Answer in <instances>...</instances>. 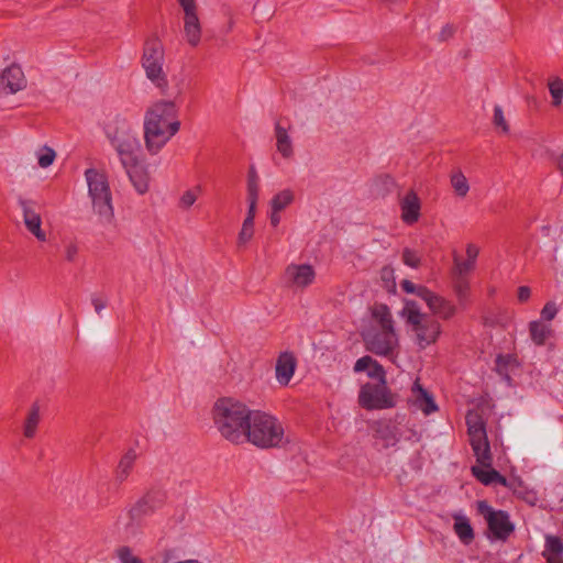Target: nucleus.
Segmentation results:
<instances>
[{
  "instance_id": "nucleus-49",
  "label": "nucleus",
  "mask_w": 563,
  "mask_h": 563,
  "mask_svg": "<svg viewBox=\"0 0 563 563\" xmlns=\"http://www.w3.org/2000/svg\"><path fill=\"white\" fill-rule=\"evenodd\" d=\"M268 218L272 227L276 228L282 220L280 211H275V209L269 207Z\"/></svg>"
},
{
  "instance_id": "nucleus-15",
  "label": "nucleus",
  "mask_w": 563,
  "mask_h": 563,
  "mask_svg": "<svg viewBox=\"0 0 563 563\" xmlns=\"http://www.w3.org/2000/svg\"><path fill=\"white\" fill-rule=\"evenodd\" d=\"M316 273L308 264H290L285 271L286 282L296 288H305L313 283Z\"/></svg>"
},
{
  "instance_id": "nucleus-10",
  "label": "nucleus",
  "mask_w": 563,
  "mask_h": 563,
  "mask_svg": "<svg viewBox=\"0 0 563 563\" xmlns=\"http://www.w3.org/2000/svg\"><path fill=\"white\" fill-rule=\"evenodd\" d=\"M362 407L366 409H383L394 406V399L387 390L385 383L366 384L358 396Z\"/></svg>"
},
{
  "instance_id": "nucleus-6",
  "label": "nucleus",
  "mask_w": 563,
  "mask_h": 563,
  "mask_svg": "<svg viewBox=\"0 0 563 563\" xmlns=\"http://www.w3.org/2000/svg\"><path fill=\"white\" fill-rule=\"evenodd\" d=\"M85 180L93 212L102 223H111L113 219L112 192L107 173L90 167L85 172Z\"/></svg>"
},
{
  "instance_id": "nucleus-4",
  "label": "nucleus",
  "mask_w": 563,
  "mask_h": 563,
  "mask_svg": "<svg viewBox=\"0 0 563 563\" xmlns=\"http://www.w3.org/2000/svg\"><path fill=\"white\" fill-rule=\"evenodd\" d=\"M284 439V427L277 418L264 411L253 410L245 431V442L261 449H271L280 446Z\"/></svg>"
},
{
  "instance_id": "nucleus-1",
  "label": "nucleus",
  "mask_w": 563,
  "mask_h": 563,
  "mask_svg": "<svg viewBox=\"0 0 563 563\" xmlns=\"http://www.w3.org/2000/svg\"><path fill=\"white\" fill-rule=\"evenodd\" d=\"M178 109L173 100H158L144 113V142L151 154L158 153L179 131Z\"/></svg>"
},
{
  "instance_id": "nucleus-42",
  "label": "nucleus",
  "mask_w": 563,
  "mask_h": 563,
  "mask_svg": "<svg viewBox=\"0 0 563 563\" xmlns=\"http://www.w3.org/2000/svg\"><path fill=\"white\" fill-rule=\"evenodd\" d=\"M494 124L497 129H500L501 132L508 133L509 132V125L505 119L503 109L500 106H495L494 108Z\"/></svg>"
},
{
  "instance_id": "nucleus-3",
  "label": "nucleus",
  "mask_w": 563,
  "mask_h": 563,
  "mask_svg": "<svg viewBox=\"0 0 563 563\" xmlns=\"http://www.w3.org/2000/svg\"><path fill=\"white\" fill-rule=\"evenodd\" d=\"M252 413L253 410L245 404L231 397L221 398L213 406V420L218 431L234 443L245 442V431Z\"/></svg>"
},
{
  "instance_id": "nucleus-21",
  "label": "nucleus",
  "mask_w": 563,
  "mask_h": 563,
  "mask_svg": "<svg viewBox=\"0 0 563 563\" xmlns=\"http://www.w3.org/2000/svg\"><path fill=\"white\" fill-rule=\"evenodd\" d=\"M411 401L413 406L429 415L438 409L432 396L419 384L415 382L411 388Z\"/></svg>"
},
{
  "instance_id": "nucleus-43",
  "label": "nucleus",
  "mask_w": 563,
  "mask_h": 563,
  "mask_svg": "<svg viewBox=\"0 0 563 563\" xmlns=\"http://www.w3.org/2000/svg\"><path fill=\"white\" fill-rule=\"evenodd\" d=\"M117 555L121 563H142V561L135 556L129 548H120L117 551Z\"/></svg>"
},
{
  "instance_id": "nucleus-45",
  "label": "nucleus",
  "mask_w": 563,
  "mask_h": 563,
  "mask_svg": "<svg viewBox=\"0 0 563 563\" xmlns=\"http://www.w3.org/2000/svg\"><path fill=\"white\" fill-rule=\"evenodd\" d=\"M402 261L407 266L412 267V268L418 267V265L420 263L419 256L415 252H412L411 250H408V249H406L402 253Z\"/></svg>"
},
{
  "instance_id": "nucleus-27",
  "label": "nucleus",
  "mask_w": 563,
  "mask_h": 563,
  "mask_svg": "<svg viewBox=\"0 0 563 563\" xmlns=\"http://www.w3.org/2000/svg\"><path fill=\"white\" fill-rule=\"evenodd\" d=\"M454 532L457 534L461 542L464 544H468L474 539V532L473 528L470 525V521L466 517L462 515H455L454 516V525H453Z\"/></svg>"
},
{
  "instance_id": "nucleus-53",
  "label": "nucleus",
  "mask_w": 563,
  "mask_h": 563,
  "mask_svg": "<svg viewBox=\"0 0 563 563\" xmlns=\"http://www.w3.org/2000/svg\"><path fill=\"white\" fill-rule=\"evenodd\" d=\"M390 274H391V271L386 268V269H384V272H383V277H384V278H387Z\"/></svg>"
},
{
  "instance_id": "nucleus-30",
  "label": "nucleus",
  "mask_w": 563,
  "mask_h": 563,
  "mask_svg": "<svg viewBox=\"0 0 563 563\" xmlns=\"http://www.w3.org/2000/svg\"><path fill=\"white\" fill-rule=\"evenodd\" d=\"M295 199V194L291 189H283L275 194L273 198L269 201V207L275 209V211H283L286 209L289 205L292 203Z\"/></svg>"
},
{
  "instance_id": "nucleus-20",
  "label": "nucleus",
  "mask_w": 563,
  "mask_h": 563,
  "mask_svg": "<svg viewBox=\"0 0 563 563\" xmlns=\"http://www.w3.org/2000/svg\"><path fill=\"white\" fill-rule=\"evenodd\" d=\"M296 368V358L289 352H284L279 355L276 363V379L282 385H287Z\"/></svg>"
},
{
  "instance_id": "nucleus-44",
  "label": "nucleus",
  "mask_w": 563,
  "mask_h": 563,
  "mask_svg": "<svg viewBox=\"0 0 563 563\" xmlns=\"http://www.w3.org/2000/svg\"><path fill=\"white\" fill-rule=\"evenodd\" d=\"M184 12V18L198 15L195 0H177Z\"/></svg>"
},
{
  "instance_id": "nucleus-28",
  "label": "nucleus",
  "mask_w": 563,
  "mask_h": 563,
  "mask_svg": "<svg viewBox=\"0 0 563 563\" xmlns=\"http://www.w3.org/2000/svg\"><path fill=\"white\" fill-rule=\"evenodd\" d=\"M467 258L466 261H461L459 258H455V272L457 275L463 276L470 271L473 269L475 265L476 257L478 255V249L470 244L466 249Z\"/></svg>"
},
{
  "instance_id": "nucleus-48",
  "label": "nucleus",
  "mask_w": 563,
  "mask_h": 563,
  "mask_svg": "<svg viewBox=\"0 0 563 563\" xmlns=\"http://www.w3.org/2000/svg\"><path fill=\"white\" fill-rule=\"evenodd\" d=\"M556 312H558V310H556L555 305L552 302H549L543 307V309L541 311V317L543 319L550 321L555 317Z\"/></svg>"
},
{
  "instance_id": "nucleus-39",
  "label": "nucleus",
  "mask_w": 563,
  "mask_h": 563,
  "mask_svg": "<svg viewBox=\"0 0 563 563\" xmlns=\"http://www.w3.org/2000/svg\"><path fill=\"white\" fill-rule=\"evenodd\" d=\"M164 498L161 490H151L143 497V500L154 511L163 505Z\"/></svg>"
},
{
  "instance_id": "nucleus-38",
  "label": "nucleus",
  "mask_w": 563,
  "mask_h": 563,
  "mask_svg": "<svg viewBox=\"0 0 563 563\" xmlns=\"http://www.w3.org/2000/svg\"><path fill=\"white\" fill-rule=\"evenodd\" d=\"M466 424L468 431L485 430L483 418L477 411L471 410L466 415Z\"/></svg>"
},
{
  "instance_id": "nucleus-50",
  "label": "nucleus",
  "mask_w": 563,
  "mask_h": 563,
  "mask_svg": "<svg viewBox=\"0 0 563 563\" xmlns=\"http://www.w3.org/2000/svg\"><path fill=\"white\" fill-rule=\"evenodd\" d=\"M453 33V27L451 25H445L442 27L440 34H439V40L440 41H445L446 38H449Z\"/></svg>"
},
{
  "instance_id": "nucleus-29",
  "label": "nucleus",
  "mask_w": 563,
  "mask_h": 563,
  "mask_svg": "<svg viewBox=\"0 0 563 563\" xmlns=\"http://www.w3.org/2000/svg\"><path fill=\"white\" fill-rule=\"evenodd\" d=\"M41 408L37 402L33 404L23 426L24 437L31 439L35 435L36 427L40 422Z\"/></svg>"
},
{
  "instance_id": "nucleus-36",
  "label": "nucleus",
  "mask_w": 563,
  "mask_h": 563,
  "mask_svg": "<svg viewBox=\"0 0 563 563\" xmlns=\"http://www.w3.org/2000/svg\"><path fill=\"white\" fill-rule=\"evenodd\" d=\"M552 97V104L559 107L563 100V81L559 77L551 79L548 84Z\"/></svg>"
},
{
  "instance_id": "nucleus-16",
  "label": "nucleus",
  "mask_w": 563,
  "mask_h": 563,
  "mask_svg": "<svg viewBox=\"0 0 563 563\" xmlns=\"http://www.w3.org/2000/svg\"><path fill=\"white\" fill-rule=\"evenodd\" d=\"M423 301L427 303L428 308L434 316H438L442 319H450L456 311L455 306L451 301L432 292L430 289L429 291H424Z\"/></svg>"
},
{
  "instance_id": "nucleus-46",
  "label": "nucleus",
  "mask_w": 563,
  "mask_h": 563,
  "mask_svg": "<svg viewBox=\"0 0 563 563\" xmlns=\"http://www.w3.org/2000/svg\"><path fill=\"white\" fill-rule=\"evenodd\" d=\"M91 305L93 306L95 312L101 317L102 310L107 307V299L98 296V295H91Z\"/></svg>"
},
{
  "instance_id": "nucleus-34",
  "label": "nucleus",
  "mask_w": 563,
  "mask_h": 563,
  "mask_svg": "<svg viewBox=\"0 0 563 563\" xmlns=\"http://www.w3.org/2000/svg\"><path fill=\"white\" fill-rule=\"evenodd\" d=\"M550 332L551 328L548 324H544L540 321H533L530 323L531 339L539 345L544 343Z\"/></svg>"
},
{
  "instance_id": "nucleus-17",
  "label": "nucleus",
  "mask_w": 563,
  "mask_h": 563,
  "mask_svg": "<svg viewBox=\"0 0 563 563\" xmlns=\"http://www.w3.org/2000/svg\"><path fill=\"white\" fill-rule=\"evenodd\" d=\"M468 435L477 463L488 465L492 462V454L486 430L468 431Z\"/></svg>"
},
{
  "instance_id": "nucleus-11",
  "label": "nucleus",
  "mask_w": 563,
  "mask_h": 563,
  "mask_svg": "<svg viewBox=\"0 0 563 563\" xmlns=\"http://www.w3.org/2000/svg\"><path fill=\"white\" fill-rule=\"evenodd\" d=\"M152 512L153 510L142 498L128 511L126 515L121 516L118 519L117 528L128 538H134L140 533L142 519Z\"/></svg>"
},
{
  "instance_id": "nucleus-26",
  "label": "nucleus",
  "mask_w": 563,
  "mask_h": 563,
  "mask_svg": "<svg viewBox=\"0 0 563 563\" xmlns=\"http://www.w3.org/2000/svg\"><path fill=\"white\" fill-rule=\"evenodd\" d=\"M492 462L488 465H483L478 463L472 467V472L474 476L481 481L485 485L500 483L501 485L506 484V479L495 470L490 467Z\"/></svg>"
},
{
  "instance_id": "nucleus-41",
  "label": "nucleus",
  "mask_w": 563,
  "mask_h": 563,
  "mask_svg": "<svg viewBox=\"0 0 563 563\" xmlns=\"http://www.w3.org/2000/svg\"><path fill=\"white\" fill-rule=\"evenodd\" d=\"M400 286H401L402 290L406 291L407 294H415L418 297H420L422 300L424 299V291H429V289L427 287L416 285L408 279L401 280Z\"/></svg>"
},
{
  "instance_id": "nucleus-2",
  "label": "nucleus",
  "mask_w": 563,
  "mask_h": 563,
  "mask_svg": "<svg viewBox=\"0 0 563 563\" xmlns=\"http://www.w3.org/2000/svg\"><path fill=\"white\" fill-rule=\"evenodd\" d=\"M362 336L369 352L383 356L394 355L398 346V336L387 306L376 305L372 308L369 324L363 330Z\"/></svg>"
},
{
  "instance_id": "nucleus-31",
  "label": "nucleus",
  "mask_w": 563,
  "mask_h": 563,
  "mask_svg": "<svg viewBox=\"0 0 563 563\" xmlns=\"http://www.w3.org/2000/svg\"><path fill=\"white\" fill-rule=\"evenodd\" d=\"M451 186L455 192V195L460 198H464L470 191V184L465 175L461 170H455L452 173Z\"/></svg>"
},
{
  "instance_id": "nucleus-51",
  "label": "nucleus",
  "mask_w": 563,
  "mask_h": 563,
  "mask_svg": "<svg viewBox=\"0 0 563 563\" xmlns=\"http://www.w3.org/2000/svg\"><path fill=\"white\" fill-rule=\"evenodd\" d=\"M530 296V288L529 287H526V286H522L519 288L518 290V298L520 301H525L529 298Z\"/></svg>"
},
{
  "instance_id": "nucleus-25",
  "label": "nucleus",
  "mask_w": 563,
  "mask_h": 563,
  "mask_svg": "<svg viewBox=\"0 0 563 563\" xmlns=\"http://www.w3.org/2000/svg\"><path fill=\"white\" fill-rule=\"evenodd\" d=\"M543 555L549 563H563L562 540L554 536H547Z\"/></svg>"
},
{
  "instance_id": "nucleus-23",
  "label": "nucleus",
  "mask_w": 563,
  "mask_h": 563,
  "mask_svg": "<svg viewBox=\"0 0 563 563\" xmlns=\"http://www.w3.org/2000/svg\"><path fill=\"white\" fill-rule=\"evenodd\" d=\"M184 20V37L186 42L192 46L196 47L201 40V24L198 15L189 16V18H183Z\"/></svg>"
},
{
  "instance_id": "nucleus-22",
  "label": "nucleus",
  "mask_w": 563,
  "mask_h": 563,
  "mask_svg": "<svg viewBox=\"0 0 563 563\" xmlns=\"http://www.w3.org/2000/svg\"><path fill=\"white\" fill-rule=\"evenodd\" d=\"M354 371L367 372L369 377L378 379V383H385V374L382 365L371 356H363L358 358L354 365Z\"/></svg>"
},
{
  "instance_id": "nucleus-19",
  "label": "nucleus",
  "mask_w": 563,
  "mask_h": 563,
  "mask_svg": "<svg viewBox=\"0 0 563 563\" xmlns=\"http://www.w3.org/2000/svg\"><path fill=\"white\" fill-rule=\"evenodd\" d=\"M125 170L132 186L140 194L143 195L148 190V174L142 161L133 162L128 166H122Z\"/></svg>"
},
{
  "instance_id": "nucleus-52",
  "label": "nucleus",
  "mask_w": 563,
  "mask_h": 563,
  "mask_svg": "<svg viewBox=\"0 0 563 563\" xmlns=\"http://www.w3.org/2000/svg\"><path fill=\"white\" fill-rule=\"evenodd\" d=\"M558 167L560 172L563 174V152L561 153L559 159H558Z\"/></svg>"
},
{
  "instance_id": "nucleus-33",
  "label": "nucleus",
  "mask_w": 563,
  "mask_h": 563,
  "mask_svg": "<svg viewBox=\"0 0 563 563\" xmlns=\"http://www.w3.org/2000/svg\"><path fill=\"white\" fill-rule=\"evenodd\" d=\"M277 150L284 157H289L292 153L291 141L284 128L276 126Z\"/></svg>"
},
{
  "instance_id": "nucleus-40",
  "label": "nucleus",
  "mask_w": 563,
  "mask_h": 563,
  "mask_svg": "<svg viewBox=\"0 0 563 563\" xmlns=\"http://www.w3.org/2000/svg\"><path fill=\"white\" fill-rule=\"evenodd\" d=\"M453 288L460 303H463L468 295V283L463 278V276L459 275Z\"/></svg>"
},
{
  "instance_id": "nucleus-37",
  "label": "nucleus",
  "mask_w": 563,
  "mask_h": 563,
  "mask_svg": "<svg viewBox=\"0 0 563 563\" xmlns=\"http://www.w3.org/2000/svg\"><path fill=\"white\" fill-rule=\"evenodd\" d=\"M201 186H196L194 189L186 190L179 200V205L183 209L190 208L197 200L199 194L201 192Z\"/></svg>"
},
{
  "instance_id": "nucleus-5",
  "label": "nucleus",
  "mask_w": 563,
  "mask_h": 563,
  "mask_svg": "<svg viewBox=\"0 0 563 563\" xmlns=\"http://www.w3.org/2000/svg\"><path fill=\"white\" fill-rule=\"evenodd\" d=\"M409 331L413 334L416 343L426 347L434 343L441 332V325L429 314L421 311L420 306L411 299L404 300V307L399 312Z\"/></svg>"
},
{
  "instance_id": "nucleus-47",
  "label": "nucleus",
  "mask_w": 563,
  "mask_h": 563,
  "mask_svg": "<svg viewBox=\"0 0 563 563\" xmlns=\"http://www.w3.org/2000/svg\"><path fill=\"white\" fill-rule=\"evenodd\" d=\"M77 253H78V247L75 243L69 242V243L65 244L64 255L68 262H74Z\"/></svg>"
},
{
  "instance_id": "nucleus-9",
  "label": "nucleus",
  "mask_w": 563,
  "mask_h": 563,
  "mask_svg": "<svg viewBox=\"0 0 563 563\" xmlns=\"http://www.w3.org/2000/svg\"><path fill=\"white\" fill-rule=\"evenodd\" d=\"M260 191V177L254 166L249 170L247 175V214L243 221L241 232L239 234V242L245 244L253 236L254 218L256 213V205Z\"/></svg>"
},
{
  "instance_id": "nucleus-8",
  "label": "nucleus",
  "mask_w": 563,
  "mask_h": 563,
  "mask_svg": "<svg viewBox=\"0 0 563 563\" xmlns=\"http://www.w3.org/2000/svg\"><path fill=\"white\" fill-rule=\"evenodd\" d=\"M164 63L165 49L162 42L156 36L148 38L144 44L142 67L146 78L162 92H166L168 87Z\"/></svg>"
},
{
  "instance_id": "nucleus-32",
  "label": "nucleus",
  "mask_w": 563,
  "mask_h": 563,
  "mask_svg": "<svg viewBox=\"0 0 563 563\" xmlns=\"http://www.w3.org/2000/svg\"><path fill=\"white\" fill-rule=\"evenodd\" d=\"M136 459V453L134 451H129L120 461L115 478L118 482H123L129 476L130 470Z\"/></svg>"
},
{
  "instance_id": "nucleus-24",
  "label": "nucleus",
  "mask_w": 563,
  "mask_h": 563,
  "mask_svg": "<svg viewBox=\"0 0 563 563\" xmlns=\"http://www.w3.org/2000/svg\"><path fill=\"white\" fill-rule=\"evenodd\" d=\"M376 435L384 441L385 446L395 445L399 439V424L391 421H382L377 424Z\"/></svg>"
},
{
  "instance_id": "nucleus-13",
  "label": "nucleus",
  "mask_w": 563,
  "mask_h": 563,
  "mask_svg": "<svg viewBox=\"0 0 563 563\" xmlns=\"http://www.w3.org/2000/svg\"><path fill=\"white\" fill-rule=\"evenodd\" d=\"M25 86L26 80L21 67L11 65L0 73V96L16 93Z\"/></svg>"
},
{
  "instance_id": "nucleus-35",
  "label": "nucleus",
  "mask_w": 563,
  "mask_h": 563,
  "mask_svg": "<svg viewBox=\"0 0 563 563\" xmlns=\"http://www.w3.org/2000/svg\"><path fill=\"white\" fill-rule=\"evenodd\" d=\"M35 156L37 159V164L42 168H46L54 163L56 153L53 148H51L48 146H41L40 148H37L35 151Z\"/></svg>"
},
{
  "instance_id": "nucleus-14",
  "label": "nucleus",
  "mask_w": 563,
  "mask_h": 563,
  "mask_svg": "<svg viewBox=\"0 0 563 563\" xmlns=\"http://www.w3.org/2000/svg\"><path fill=\"white\" fill-rule=\"evenodd\" d=\"M19 206L22 209L23 221L27 230L40 241L46 240V234L42 230V220L36 211L35 202L32 200L20 199Z\"/></svg>"
},
{
  "instance_id": "nucleus-18",
  "label": "nucleus",
  "mask_w": 563,
  "mask_h": 563,
  "mask_svg": "<svg viewBox=\"0 0 563 563\" xmlns=\"http://www.w3.org/2000/svg\"><path fill=\"white\" fill-rule=\"evenodd\" d=\"M401 209V219L404 222L411 224L418 221L420 217L421 203L420 199L413 190L406 192L399 200Z\"/></svg>"
},
{
  "instance_id": "nucleus-7",
  "label": "nucleus",
  "mask_w": 563,
  "mask_h": 563,
  "mask_svg": "<svg viewBox=\"0 0 563 563\" xmlns=\"http://www.w3.org/2000/svg\"><path fill=\"white\" fill-rule=\"evenodd\" d=\"M107 137L122 166L142 161V146L137 133L126 121L118 120L113 125H109Z\"/></svg>"
},
{
  "instance_id": "nucleus-12",
  "label": "nucleus",
  "mask_w": 563,
  "mask_h": 563,
  "mask_svg": "<svg viewBox=\"0 0 563 563\" xmlns=\"http://www.w3.org/2000/svg\"><path fill=\"white\" fill-rule=\"evenodd\" d=\"M478 510L487 521L490 532L497 539H506L512 532L514 526L505 511H496L485 501L478 504Z\"/></svg>"
}]
</instances>
